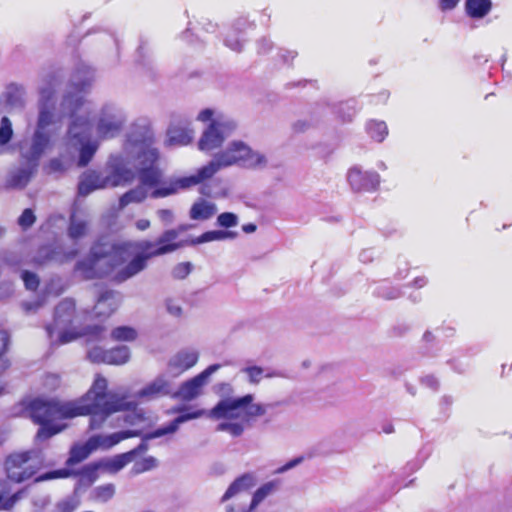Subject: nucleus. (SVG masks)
Segmentation results:
<instances>
[{
	"mask_svg": "<svg viewBox=\"0 0 512 512\" xmlns=\"http://www.w3.org/2000/svg\"><path fill=\"white\" fill-rule=\"evenodd\" d=\"M55 101L53 92L48 89L41 90L40 112L37 123V129L29 142L21 145L20 151L28 163L37 166L38 159L50 146V135L48 127L55 123Z\"/></svg>",
	"mask_w": 512,
	"mask_h": 512,
	"instance_id": "7",
	"label": "nucleus"
},
{
	"mask_svg": "<svg viewBox=\"0 0 512 512\" xmlns=\"http://www.w3.org/2000/svg\"><path fill=\"white\" fill-rule=\"evenodd\" d=\"M156 216L164 225L172 224L175 219L174 212L171 209H159Z\"/></svg>",
	"mask_w": 512,
	"mask_h": 512,
	"instance_id": "49",
	"label": "nucleus"
},
{
	"mask_svg": "<svg viewBox=\"0 0 512 512\" xmlns=\"http://www.w3.org/2000/svg\"><path fill=\"white\" fill-rule=\"evenodd\" d=\"M72 475V471L67 469V468H63V469H58V470H54V471H50V472H47V473H44L42 475H40L36 481L37 482H42V481H48V480H53V479H59V478H67L69 476Z\"/></svg>",
	"mask_w": 512,
	"mask_h": 512,
	"instance_id": "43",
	"label": "nucleus"
},
{
	"mask_svg": "<svg viewBox=\"0 0 512 512\" xmlns=\"http://www.w3.org/2000/svg\"><path fill=\"white\" fill-rule=\"evenodd\" d=\"M368 131L370 136L378 142H381L388 133L386 124L380 121L371 122Z\"/></svg>",
	"mask_w": 512,
	"mask_h": 512,
	"instance_id": "39",
	"label": "nucleus"
},
{
	"mask_svg": "<svg viewBox=\"0 0 512 512\" xmlns=\"http://www.w3.org/2000/svg\"><path fill=\"white\" fill-rule=\"evenodd\" d=\"M19 225L26 229L33 225L35 222V215L31 209H25L19 217Z\"/></svg>",
	"mask_w": 512,
	"mask_h": 512,
	"instance_id": "47",
	"label": "nucleus"
},
{
	"mask_svg": "<svg viewBox=\"0 0 512 512\" xmlns=\"http://www.w3.org/2000/svg\"><path fill=\"white\" fill-rule=\"evenodd\" d=\"M106 335L102 327L95 326L89 332L87 340V357L93 363L106 364L107 351L102 346L98 345L99 342L105 339Z\"/></svg>",
	"mask_w": 512,
	"mask_h": 512,
	"instance_id": "17",
	"label": "nucleus"
},
{
	"mask_svg": "<svg viewBox=\"0 0 512 512\" xmlns=\"http://www.w3.org/2000/svg\"><path fill=\"white\" fill-rule=\"evenodd\" d=\"M491 7L490 0H467L466 10L472 17L481 18L485 16Z\"/></svg>",
	"mask_w": 512,
	"mask_h": 512,
	"instance_id": "33",
	"label": "nucleus"
},
{
	"mask_svg": "<svg viewBox=\"0 0 512 512\" xmlns=\"http://www.w3.org/2000/svg\"><path fill=\"white\" fill-rule=\"evenodd\" d=\"M222 367L221 364H212L196 376L184 381L173 397L184 401H192L204 393L205 387L209 384L211 376Z\"/></svg>",
	"mask_w": 512,
	"mask_h": 512,
	"instance_id": "11",
	"label": "nucleus"
},
{
	"mask_svg": "<svg viewBox=\"0 0 512 512\" xmlns=\"http://www.w3.org/2000/svg\"><path fill=\"white\" fill-rule=\"evenodd\" d=\"M195 131L188 124H175L167 131L166 143L171 146H184L192 142Z\"/></svg>",
	"mask_w": 512,
	"mask_h": 512,
	"instance_id": "21",
	"label": "nucleus"
},
{
	"mask_svg": "<svg viewBox=\"0 0 512 512\" xmlns=\"http://www.w3.org/2000/svg\"><path fill=\"white\" fill-rule=\"evenodd\" d=\"M137 229L144 231L150 227V221L147 219H140L136 222Z\"/></svg>",
	"mask_w": 512,
	"mask_h": 512,
	"instance_id": "55",
	"label": "nucleus"
},
{
	"mask_svg": "<svg viewBox=\"0 0 512 512\" xmlns=\"http://www.w3.org/2000/svg\"><path fill=\"white\" fill-rule=\"evenodd\" d=\"M242 374H245L249 383L257 385L263 379L264 376L270 377V375H264V369L259 366H247L240 370Z\"/></svg>",
	"mask_w": 512,
	"mask_h": 512,
	"instance_id": "36",
	"label": "nucleus"
},
{
	"mask_svg": "<svg viewBox=\"0 0 512 512\" xmlns=\"http://www.w3.org/2000/svg\"><path fill=\"white\" fill-rule=\"evenodd\" d=\"M107 388V379L97 375L91 388L78 400H32L27 410L33 422L40 425L36 440H47L65 430L67 425L61 423L62 420L90 415L89 429L99 430L110 415L132 408L133 402L128 401L123 395L107 393Z\"/></svg>",
	"mask_w": 512,
	"mask_h": 512,
	"instance_id": "1",
	"label": "nucleus"
},
{
	"mask_svg": "<svg viewBox=\"0 0 512 512\" xmlns=\"http://www.w3.org/2000/svg\"><path fill=\"white\" fill-rule=\"evenodd\" d=\"M106 364L108 365H124L131 358V351L128 346H117L107 351Z\"/></svg>",
	"mask_w": 512,
	"mask_h": 512,
	"instance_id": "29",
	"label": "nucleus"
},
{
	"mask_svg": "<svg viewBox=\"0 0 512 512\" xmlns=\"http://www.w3.org/2000/svg\"><path fill=\"white\" fill-rule=\"evenodd\" d=\"M269 165L270 160L265 152H262L260 150H254L252 147L248 145L245 160L243 163L244 168L254 171H262L267 169Z\"/></svg>",
	"mask_w": 512,
	"mask_h": 512,
	"instance_id": "26",
	"label": "nucleus"
},
{
	"mask_svg": "<svg viewBox=\"0 0 512 512\" xmlns=\"http://www.w3.org/2000/svg\"><path fill=\"white\" fill-rule=\"evenodd\" d=\"M94 451L93 447L89 445V438L84 443L74 444L69 453L66 461L67 465L72 466L87 459Z\"/></svg>",
	"mask_w": 512,
	"mask_h": 512,
	"instance_id": "28",
	"label": "nucleus"
},
{
	"mask_svg": "<svg viewBox=\"0 0 512 512\" xmlns=\"http://www.w3.org/2000/svg\"><path fill=\"white\" fill-rule=\"evenodd\" d=\"M28 165L29 167L27 169H23L13 176L12 184L14 186L24 187L28 183L35 168L33 167V163H28Z\"/></svg>",
	"mask_w": 512,
	"mask_h": 512,
	"instance_id": "41",
	"label": "nucleus"
},
{
	"mask_svg": "<svg viewBox=\"0 0 512 512\" xmlns=\"http://www.w3.org/2000/svg\"><path fill=\"white\" fill-rule=\"evenodd\" d=\"M203 413H204L203 411H195V412L180 415L177 418H175L169 425H167L163 428H159L151 433L145 434L144 440H150V439L162 437L167 434H173L178 430L180 424H182L186 421L192 420V419H197L200 416H202Z\"/></svg>",
	"mask_w": 512,
	"mask_h": 512,
	"instance_id": "22",
	"label": "nucleus"
},
{
	"mask_svg": "<svg viewBox=\"0 0 512 512\" xmlns=\"http://www.w3.org/2000/svg\"><path fill=\"white\" fill-rule=\"evenodd\" d=\"M168 373H162L154 378L151 382L146 384L140 389L136 396L139 399L153 400L159 397L168 396L172 393V382L169 379Z\"/></svg>",
	"mask_w": 512,
	"mask_h": 512,
	"instance_id": "14",
	"label": "nucleus"
},
{
	"mask_svg": "<svg viewBox=\"0 0 512 512\" xmlns=\"http://www.w3.org/2000/svg\"><path fill=\"white\" fill-rule=\"evenodd\" d=\"M236 233L232 231L215 230L203 233L201 236L193 239L192 244H201L212 241H221L225 239H232L236 237Z\"/></svg>",
	"mask_w": 512,
	"mask_h": 512,
	"instance_id": "31",
	"label": "nucleus"
},
{
	"mask_svg": "<svg viewBox=\"0 0 512 512\" xmlns=\"http://www.w3.org/2000/svg\"><path fill=\"white\" fill-rule=\"evenodd\" d=\"M86 231V223L80 219L77 215H72L71 223L69 227V236L73 239H77L84 235Z\"/></svg>",
	"mask_w": 512,
	"mask_h": 512,
	"instance_id": "38",
	"label": "nucleus"
},
{
	"mask_svg": "<svg viewBox=\"0 0 512 512\" xmlns=\"http://www.w3.org/2000/svg\"><path fill=\"white\" fill-rule=\"evenodd\" d=\"M217 222L222 227H234L238 224V217L234 213L225 212L218 216Z\"/></svg>",
	"mask_w": 512,
	"mask_h": 512,
	"instance_id": "45",
	"label": "nucleus"
},
{
	"mask_svg": "<svg viewBox=\"0 0 512 512\" xmlns=\"http://www.w3.org/2000/svg\"><path fill=\"white\" fill-rule=\"evenodd\" d=\"M226 510H227V512H231V511H232V508H230L229 506H227Z\"/></svg>",
	"mask_w": 512,
	"mask_h": 512,
	"instance_id": "63",
	"label": "nucleus"
},
{
	"mask_svg": "<svg viewBox=\"0 0 512 512\" xmlns=\"http://www.w3.org/2000/svg\"><path fill=\"white\" fill-rule=\"evenodd\" d=\"M248 144L241 140H235L228 144V146L217 153L214 158L208 163L212 166L214 175L221 169L231 166H241L245 160Z\"/></svg>",
	"mask_w": 512,
	"mask_h": 512,
	"instance_id": "12",
	"label": "nucleus"
},
{
	"mask_svg": "<svg viewBox=\"0 0 512 512\" xmlns=\"http://www.w3.org/2000/svg\"><path fill=\"white\" fill-rule=\"evenodd\" d=\"M225 137L213 126L209 125L203 132L198 148L201 151H212L219 148L225 141Z\"/></svg>",
	"mask_w": 512,
	"mask_h": 512,
	"instance_id": "25",
	"label": "nucleus"
},
{
	"mask_svg": "<svg viewBox=\"0 0 512 512\" xmlns=\"http://www.w3.org/2000/svg\"><path fill=\"white\" fill-rule=\"evenodd\" d=\"M4 234V229L0 227V237Z\"/></svg>",
	"mask_w": 512,
	"mask_h": 512,
	"instance_id": "62",
	"label": "nucleus"
},
{
	"mask_svg": "<svg viewBox=\"0 0 512 512\" xmlns=\"http://www.w3.org/2000/svg\"><path fill=\"white\" fill-rule=\"evenodd\" d=\"M152 144L153 137L147 131L130 135L125 144V154L130 160L129 168L139 175L140 184L122 195L119 201L121 208L144 201L160 186L162 174L154 166L158 155Z\"/></svg>",
	"mask_w": 512,
	"mask_h": 512,
	"instance_id": "4",
	"label": "nucleus"
},
{
	"mask_svg": "<svg viewBox=\"0 0 512 512\" xmlns=\"http://www.w3.org/2000/svg\"><path fill=\"white\" fill-rule=\"evenodd\" d=\"M136 432L118 431L110 434H95L89 437V445L94 451L109 450L121 441L136 437Z\"/></svg>",
	"mask_w": 512,
	"mask_h": 512,
	"instance_id": "18",
	"label": "nucleus"
},
{
	"mask_svg": "<svg viewBox=\"0 0 512 512\" xmlns=\"http://www.w3.org/2000/svg\"><path fill=\"white\" fill-rule=\"evenodd\" d=\"M136 450L129 451L115 455L113 457L104 458L94 464H91L85 468V471L90 474L95 473L97 470H103L110 474H115L122 470L126 465L133 461Z\"/></svg>",
	"mask_w": 512,
	"mask_h": 512,
	"instance_id": "15",
	"label": "nucleus"
},
{
	"mask_svg": "<svg viewBox=\"0 0 512 512\" xmlns=\"http://www.w3.org/2000/svg\"><path fill=\"white\" fill-rule=\"evenodd\" d=\"M347 180L353 190H373L380 183L376 172H363L359 167H352L347 174Z\"/></svg>",
	"mask_w": 512,
	"mask_h": 512,
	"instance_id": "16",
	"label": "nucleus"
},
{
	"mask_svg": "<svg viewBox=\"0 0 512 512\" xmlns=\"http://www.w3.org/2000/svg\"><path fill=\"white\" fill-rule=\"evenodd\" d=\"M151 469H153V467H150L143 460L136 462L133 466V470L135 473H142Z\"/></svg>",
	"mask_w": 512,
	"mask_h": 512,
	"instance_id": "53",
	"label": "nucleus"
},
{
	"mask_svg": "<svg viewBox=\"0 0 512 512\" xmlns=\"http://www.w3.org/2000/svg\"><path fill=\"white\" fill-rule=\"evenodd\" d=\"M22 279L27 289L35 290L38 287L39 280L35 274L25 271L22 273Z\"/></svg>",
	"mask_w": 512,
	"mask_h": 512,
	"instance_id": "50",
	"label": "nucleus"
},
{
	"mask_svg": "<svg viewBox=\"0 0 512 512\" xmlns=\"http://www.w3.org/2000/svg\"><path fill=\"white\" fill-rule=\"evenodd\" d=\"M256 230V226L254 224H247L243 226V231L246 233H252Z\"/></svg>",
	"mask_w": 512,
	"mask_h": 512,
	"instance_id": "59",
	"label": "nucleus"
},
{
	"mask_svg": "<svg viewBox=\"0 0 512 512\" xmlns=\"http://www.w3.org/2000/svg\"><path fill=\"white\" fill-rule=\"evenodd\" d=\"M50 168L53 171H58V170H62L63 169V167L61 165V162L58 159H53L50 162Z\"/></svg>",
	"mask_w": 512,
	"mask_h": 512,
	"instance_id": "56",
	"label": "nucleus"
},
{
	"mask_svg": "<svg viewBox=\"0 0 512 512\" xmlns=\"http://www.w3.org/2000/svg\"><path fill=\"white\" fill-rule=\"evenodd\" d=\"M77 505V501L73 499H65L57 503L55 512H74Z\"/></svg>",
	"mask_w": 512,
	"mask_h": 512,
	"instance_id": "48",
	"label": "nucleus"
},
{
	"mask_svg": "<svg viewBox=\"0 0 512 512\" xmlns=\"http://www.w3.org/2000/svg\"><path fill=\"white\" fill-rule=\"evenodd\" d=\"M75 304L71 299L59 303L55 310L54 326H48L47 333L53 343L66 344L82 335L75 328Z\"/></svg>",
	"mask_w": 512,
	"mask_h": 512,
	"instance_id": "8",
	"label": "nucleus"
},
{
	"mask_svg": "<svg viewBox=\"0 0 512 512\" xmlns=\"http://www.w3.org/2000/svg\"><path fill=\"white\" fill-rule=\"evenodd\" d=\"M225 138L229 137L238 127V123L232 117L220 113L211 123Z\"/></svg>",
	"mask_w": 512,
	"mask_h": 512,
	"instance_id": "30",
	"label": "nucleus"
},
{
	"mask_svg": "<svg viewBox=\"0 0 512 512\" xmlns=\"http://www.w3.org/2000/svg\"><path fill=\"white\" fill-rule=\"evenodd\" d=\"M25 308H26L27 310H31V309H32V304H31V303H26V304H25Z\"/></svg>",
	"mask_w": 512,
	"mask_h": 512,
	"instance_id": "60",
	"label": "nucleus"
},
{
	"mask_svg": "<svg viewBox=\"0 0 512 512\" xmlns=\"http://www.w3.org/2000/svg\"><path fill=\"white\" fill-rule=\"evenodd\" d=\"M119 303V294L114 291L107 290L99 296L93 309L94 315L96 317L107 318L116 311Z\"/></svg>",
	"mask_w": 512,
	"mask_h": 512,
	"instance_id": "20",
	"label": "nucleus"
},
{
	"mask_svg": "<svg viewBox=\"0 0 512 512\" xmlns=\"http://www.w3.org/2000/svg\"><path fill=\"white\" fill-rule=\"evenodd\" d=\"M42 465L41 453L38 450L11 453L5 461L7 477L16 483L31 478Z\"/></svg>",
	"mask_w": 512,
	"mask_h": 512,
	"instance_id": "9",
	"label": "nucleus"
},
{
	"mask_svg": "<svg viewBox=\"0 0 512 512\" xmlns=\"http://www.w3.org/2000/svg\"><path fill=\"white\" fill-rule=\"evenodd\" d=\"M220 113L221 112L215 109L206 108L199 112V114L197 115V120L203 123L210 122L211 124L214 121V119L217 118V115H219Z\"/></svg>",
	"mask_w": 512,
	"mask_h": 512,
	"instance_id": "46",
	"label": "nucleus"
},
{
	"mask_svg": "<svg viewBox=\"0 0 512 512\" xmlns=\"http://www.w3.org/2000/svg\"><path fill=\"white\" fill-rule=\"evenodd\" d=\"M302 460H303L302 457H298V458L292 459L289 462H287L285 465H283L282 467H279L276 470V473H278V474L284 473V472H286V471L296 467L297 465H299L302 462Z\"/></svg>",
	"mask_w": 512,
	"mask_h": 512,
	"instance_id": "51",
	"label": "nucleus"
},
{
	"mask_svg": "<svg viewBox=\"0 0 512 512\" xmlns=\"http://www.w3.org/2000/svg\"><path fill=\"white\" fill-rule=\"evenodd\" d=\"M253 401L252 394L221 399L209 412L211 418L222 420L217 431L227 432L234 437L240 436L251 418L265 414L264 407Z\"/></svg>",
	"mask_w": 512,
	"mask_h": 512,
	"instance_id": "5",
	"label": "nucleus"
},
{
	"mask_svg": "<svg viewBox=\"0 0 512 512\" xmlns=\"http://www.w3.org/2000/svg\"><path fill=\"white\" fill-rule=\"evenodd\" d=\"M179 230H182V231H183V230H185V227H184V226H181V227L179 228Z\"/></svg>",
	"mask_w": 512,
	"mask_h": 512,
	"instance_id": "64",
	"label": "nucleus"
},
{
	"mask_svg": "<svg viewBox=\"0 0 512 512\" xmlns=\"http://www.w3.org/2000/svg\"><path fill=\"white\" fill-rule=\"evenodd\" d=\"M214 176L212 166L206 164L197 170V172L190 176L171 178L166 181H162L160 178V186L154 189L151 193L152 198H165L170 195L178 193L180 190H186L194 187Z\"/></svg>",
	"mask_w": 512,
	"mask_h": 512,
	"instance_id": "10",
	"label": "nucleus"
},
{
	"mask_svg": "<svg viewBox=\"0 0 512 512\" xmlns=\"http://www.w3.org/2000/svg\"><path fill=\"white\" fill-rule=\"evenodd\" d=\"M146 464H148L150 467H153L155 468L157 466V459L154 458V457H146L144 459H142Z\"/></svg>",
	"mask_w": 512,
	"mask_h": 512,
	"instance_id": "58",
	"label": "nucleus"
},
{
	"mask_svg": "<svg viewBox=\"0 0 512 512\" xmlns=\"http://www.w3.org/2000/svg\"><path fill=\"white\" fill-rule=\"evenodd\" d=\"M137 336L136 329L130 326H118L110 333L111 339L116 342H132Z\"/></svg>",
	"mask_w": 512,
	"mask_h": 512,
	"instance_id": "34",
	"label": "nucleus"
},
{
	"mask_svg": "<svg viewBox=\"0 0 512 512\" xmlns=\"http://www.w3.org/2000/svg\"><path fill=\"white\" fill-rule=\"evenodd\" d=\"M179 230H166L157 240L159 247L150 251L153 243L149 241L98 243L85 260L78 262L76 272L84 279H94L111 276L116 282H124L147 267L148 260L173 252L183 246L174 243Z\"/></svg>",
	"mask_w": 512,
	"mask_h": 512,
	"instance_id": "3",
	"label": "nucleus"
},
{
	"mask_svg": "<svg viewBox=\"0 0 512 512\" xmlns=\"http://www.w3.org/2000/svg\"><path fill=\"white\" fill-rule=\"evenodd\" d=\"M219 390L223 393H230L233 391V388L229 383H221L219 384Z\"/></svg>",
	"mask_w": 512,
	"mask_h": 512,
	"instance_id": "57",
	"label": "nucleus"
},
{
	"mask_svg": "<svg viewBox=\"0 0 512 512\" xmlns=\"http://www.w3.org/2000/svg\"><path fill=\"white\" fill-rule=\"evenodd\" d=\"M3 390H4V386L2 384H0V395L2 394Z\"/></svg>",
	"mask_w": 512,
	"mask_h": 512,
	"instance_id": "61",
	"label": "nucleus"
},
{
	"mask_svg": "<svg viewBox=\"0 0 512 512\" xmlns=\"http://www.w3.org/2000/svg\"><path fill=\"white\" fill-rule=\"evenodd\" d=\"M192 268L190 262L179 263L172 269V275L175 279H185L191 273Z\"/></svg>",
	"mask_w": 512,
	"mask_h": 512,
	"instance_id": "44",
	"label": "nucleus"
},
{
	"mask_svg": "<svg viewBox=\"0 0 512 512\" xmlns=\"http://www.w3.org/2000/svg\"><path fill=\"white\" fill-rule=\"evenodd\" d=\"M217 213V206L215 203L205 200H196L189 211V217L196 221H205L212 218Z\"/></svg>",
	"mask_w": 512,
	"mask_h": 512,
	"instance_id": "23",
	"label": "nucleus"
},
{
	"mask_svg": "<svg viewBox=\"0 0 512 512\" xmlns=\"http://www.w3.org/2000/svg\"><path fill=\"white\" fill-rule=\"evenodd\" d=\"M9 342V336L7 332L0 331V357L6 352Z\"/></svg>",
	"mask_w": 512,
	"mask_h": 512,
	"instance_id": "52",
	"label": "nucleus"
},
{
	"mask_svg": "<svg viewBox=\"0 0 512 512\" xmlns=\"http://www.w3.org/2000/svg\"><path fill=\"white\" fill-rule=\"evenodd\" d=\"M75 92H69L61 103L63 113L70 115L67 143L79 152L78 166H86L95 155L101 140L118 136L126 121L125 111L114 103L101 108L83 95L86 82L75 78Z\"/></svg>",
	"mask_w": 512,
	"mask_h": 512,
	"instance_id": "2",
	"label": "nucleus"
},
{
	"mask_svg": "<svg viewBox=\"0 0 512 512\" xmlns=\"http://www.w3.org/2000/svg\"><path fill=\"white\" fill-rule=\"evenodd\" d=\"M458 2L459 0H441V7L442 9H453Z\"/></svg>",
	"mask_w": 512,
	"mask_h": 512,
	"instance_id": "54",
	"label": "nucleus"
},
{
	"mask_svg": "<svg viewBox=\"0 0 512 512\" xmlns=\"http://www.w3.org/2000/svg\"><path fill=\"white\" fill-rule=\"evenodd\" d=\"M200 353L195 348H183L170 356L167 362V373L171 377H179L192 369L199 361Z\"/></svg>",
	"mask_w": 512,
	"mask_h": 512,
	"instance_id": "13",
	"label": "nucleus"
},
{
	"mask_svg": "<svg viewBox=\"0 0 512 512\" xmlns=\"http://www.w3.org/2000/svg\"><path fill=\"white\" fill-rule=\"evenodd\" d=\"M124 421L132 427V429L123 430L124 432H136V436H140L156 423L157 418L151 413L135 410L126 415Z\"/></svg>",
	"mask_w": 512,
	"mask_h": 512,
	"instance_id": "19",
	"label": "nucleus"
},
{
	"mask_svg": "<svg viewBox=\"0 0 512 512\" xmlns=\"http://www.w3.org/2000/svg\"><path fill=\"white\" fill-rule=\"evenodd\" d=\"M255 485V478L250 474L242 475L231 483L226 492L221 498V502H226L232 498H235L242 493L247 492L250 488Z\"/></svg>",
	"mask_w": 512,
	"mask_h": 512,
	"instance_id": "24",
	"label": "nucleus"
},
{
	"mask_svg": "<svg viewBox=\"0 0 512 512\" xmlns=\"http://www.w3.org/2000/svg\"><path fill=\"white\" fill-rule=\"evenodd\" d=\"M115 494V487L113 484H106L99 486L94 489L93 497L96 501L99 502H107L110 500Z\"/></svg>",
	"mask_w": 512,
	"mask_h": 512,
	"instance_id": "37",
	"label": "nucleus"
},
{
	"mask_svg": "<svg viewBox=\"0 0 512 512\" xmlns=\"http://www.w3.org/2000/svg\"><path fill=\"white\" fill-rule=\"evenodd\" d=\"M76 255V251H71L68 253H62L60 250L51 248V247H44L40 249L38 256H37V262L39 264H46L49 262H58L63 263L66 262Z\"/></svg>",
	"mask_w": 512,
	"mask_h": 512,
	"instance_id": "27",
	"label": "nucleus"
},
{
	"mask_svg": "<svg viewBox=\"0 0 512 512\" xmlns=\"http://www.w3.org/2000/svg\"><path fill=\"white\" fill-rule=\"evenodd\" d=\"M13 134L11 121L7 117L1 119L0 124V145L9 142Z\"/></svg>",
	"mask_w": 512,
	"mask_h": 512,
	"instance_id": "42",
	"label": "nucleus"
},
{
	"mask_svg": "<svg viewBox=\"0 0 512 512\" xmlns=\"http://www.w3.org/2000/svg\"><path fill=\"white\" fill-rule=\"evenodd\" d=\"M129 165L130 160L127 155L112 156L107 162L104 176L96 171H87L81 176L78 186L79 194L86 196L98 189L130 184L135 178V173Z\"/></svg>",
	"mask_w": 512,
	"mask_h": 512,
	"instance_id": "6",
	"label": "nucleus"
},
{
	"mask_svg": "<svg viewBox=\"0 0 512 512\" xmlns=\"http://www.w3.org/2000/svg\"><path fill=\"white\" fill-rule=\"evenodd\" d=\"M277 486L276 481H270L260 486L253 494L249 511L254 510L266 497L275 492Z\"/></svg>",
	"mask_w": 512,
	"mask_h": 512,
	"instance_id": "32",
	"label": "nucleus"
},
{
	"mask_svg": "<svg viewBox=\"0 0 512 512\" xmlns=\"http://www.w3.org/2000/svg\"><path fill=\"white\" fill-rule=\"evenodd\" d=\"M20 499V493L9 495L7 483L0 481V510L11 509Z\"/></svg>",
	"mask_w": 512,
	"mask_h": 512,
	"instance_id": "35",
	"label": "nucleus"
},
{
	"mask_svg": "<svg viewBox=\"0 0 512 512\" xmlns=\"http://www.w3.org/2000/svg\"><path fill=\"white\" fill-rule=\"evenodd\" d=\"M166 312L173 318H181L183 316V307L179 300L174 298H166L164 301Z\"/></svg>",
	"mask_w": 512,
	"mask_h": 512,
	"instance_id": "40",
	"label": "nucleus"
}]
</instances>
